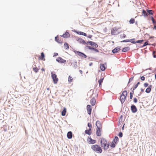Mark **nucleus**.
I'll return each instance as SVG.
<instances>
[{"label": "nucleus", "mask_w": 156, "mask_h": 156, "mask_svg": "<svg viewBox=\"0 0 156 156\" xmlns=\"http://www.w3.org/2000/svg\"><path fill=\"white\" fill-rule=\"evenodd\" d=\"M107 140L103 138H101L100 140L101 146L103 148L105 151L107 150L109 147V144L107 143Z\"/></svg>", "instance_id": "f257e3e1"}, {"label": "nucleus", "mask_w": 156, "mask_h": 156, "mask_svg": "<svg viewBox=\"0 0 156 156\" xmlns=\"http://www.w3.org/2000/svg\"><path fill=\"white\" fill-rule=\"evenodd\" d=\"M91 148L93 151L97 153L100 154L102 152V148L98 144L92 145Z\"/></svg>", "instance_id": "f03ea898"}, {"label": "nucleus", "mask_w": 156, "mask_h": 156, "mask_svg": "<svg viewBox=\"0 0 156 156\" xmlns=\"http://www.w3.org/2000/svg\"><path fill=\"white\" fill-rule=\"evenodd\" d=\"M149 14L151 15H153V13L152 10H151L147 9L146 11L144 9L142 10V15L145 17H148Z\"/></svg>", "instance_id": "7ed1b4c3"}, {"label": "nucleus", "mask_w": 156, "mask_h": 156, "mask_svg": "<svg viewBox=\"0 0 156 156\" xmlns=\"http://www.w3.org/2000/svg\"><path fill=\"white\" fill-rule=\"evenodd\" d=\"M73 51L76 55H78L82 58H85L87 57L86 55L83 52L75 50H74Z\"/></svg>", "instance_id": "20e7f679"}, {"label": "nucleus", "mask_w": 156, "mask_h": 156, "mask_svg": "<svg viewBox=\"0 0 156 156\" xmlns=\"http://www.w3.org/2000/svg\"><path fill=\"white\" fill-rule=\"evenodd\" d=\"M51 75L54 83V84H56L58 81V79L57 78V75L55 73H53L52 72H51Z\"/></svg>", "instance_id": "39448f33"}, {"label": "nucleus", "mask_w": 156, "mask_h": 156, "mask_svg": "<svg viewBox=\"0 0 156 156\" xmlns=\"http://www.w3.org/2000/svg\"><path fill=\"white\" fill-rule=\"evenodd\" d=\"M123 93H126V94H125V96L123 97H122L121 98V96H120V101H121L122 105V104L124 103V102L125 101V100L126 99V96H127V91L126 90H124L123 91Z\"/></svg>", "instance_id": "423d86ee"}, {"label": "nucleus", "mask_w": 156, "mask_h": 156, "mask_svg": "<svg viewBox=\"0 0 156 156\" xmlns=\"http://www.w3.org/2000/svg\"><path fill=\"white\" fill-rule=\"evenodd\" d=\"M87 141L88 143L91 144H94L96 142L95 140L92 139L90 136L88 137Z\"/></svg>", "instance_id": "0eeeda50"}, {"label": "nucleus", "mask_w": 156, "mask_h": 156, "mask_svg": "<svg viewBox=\"0 0 156 156\" xmlns=\"http://www.w3.org/2000/svg\"><path fill=\"white\" fill-rule=\"evenodd\" d=\"M56 61L60 63H64L66 62V60L63 59L62 58L60 57L57 58Z\"/></svg>", "instance_id": "6e6552de"}, {"label": "nucleus", "mask_w": 156, "mask_h": 156, "mask_svg": "<svg viewBox=\"0 0 156 156\" xmlns=\"http://www.w3.org/2000/svg\"><path fill=\"white\" fill-rule=\"evenodd\" d=\"M121 47L119 46L115 48L112 50V52L113 54H115L118 52L120 50Z\"/></svg>", "instance_id": "1a4fd4ad"}, {"label": "nucleus", "mask_w": 156, "mask_h": 156, "mask_svg": "<svg viewBox=\"0 0 156 156\" xmlns=\"http://www.w3.org/2000/svg\"><path fill=\"white\" fill-rule=\"evenodd\" d=\"M74 31L75 33H77V34H78L79 35H83V36H86V37L87 36V34L83 32L77 31V30H74Z\"/></svg>", "instance_id": "9d476101"}, {"label": "nucleus", "mask_w": 156, "mask_h": 156, "mask_svg": "<svg viewBox=\"0 0 156 156\" xmlns=\"http://www.w3.org/2000/svg\"><path fill=\"white\" fill-rule=\"evenodd\" d=\"M76 41L80 44H86V42L83 39L80 37H79L76 39Z\"/></svg>", "instance_id": "9b49d317"}, {"label": "nucleus", "mask_w": 156, "mask_h": 156, "mask_svg": "<svg viewBox=\"0 0 156 156\" xmlns=\"http://www.w3.org/2000/svg\"><path fill=\"white\" fill-rule=\"evenodd\" d=\"M131 109L133 113H135L137 111V108L136 107L133 105H131Z\"/></svg>", "instance_id": "f8f14e48"}, {"label": "nucleus", "mask_w": 156, "mask_h": 156, "mask_svg": "<svg viewBox=\"0 0 156 156\" xmlns=\"http://www.w3.org/2000/svg\"><path fill=\"white\" fill-rule=\"evenodd\" d=\"M118 30V29H117L116 27H114L111 30V34L112 35H115L119 33H116V32Z\"/></svg>", "instance_id": "ddd939ff"}, {"label": "nucleus", "mask_w": 156, "mask_h": 156, "mask_svg": "<svg viewBox=\"0 0 156 156\" xmlns=\"http://www.w3.org/2000/svg\"><path fill=\"white\" fill-rule=\"evenodd\" d=\"M87 109L88 114L90 115L91 114L92 111V108L90 105H88L87 106Z\"/></svg>", "instance_id": "4468645a"}, {"label": "nucleus", "mask_w": 156, "mask_h": 156, "mask_svg": "<svg viewBox=\"0 0 156 156\" xmlns=\"http://www.w3.org/2000/svg\"><path fill=\"white\" fill-rule=\"evenodd\" d=\"M101 128H99V127L98 128H97L96 134L97 136H101Z\"/></svg>", "instance_id": "2eb2a0df"}, {"label": "nucleus", "mask_w": 156, "mask_h": 156, "mask_svg": "<svg viewBox=\"0 0 156 156\" xmlns=\"http://www.w3.org/2000/svg\"><path fill=\"white\" fill-rule=\"evenodd\" d=\"M61 36L64 38H68L70 37V35L69 33L66 31L65 33L64 34L62 35H61Z\"/></svg>", "instance_id": "dca6fc26"}, {"label": "nucleus", "mask_w": 156, "mask_h": 156, "mask_svg": "<svg viewBox=\"0 0 156 156\" xmlns=\"http://www.w3.org/2000/svg\"><path fill=\"white\" fill-rule=\"evenodd\" d=\"M119 139L118 136H115L114 137V139H113L112 140V142H113L115 144L117 145L119 142Z\"/></svg>", "instance_id": "f3484780"}, {"label": "nucleus", "mask_w": 156, "mask_h": 156, "mask_svg": "<svg viewBox=\"0 0 156 156\" xmlns=\"http://www.w3.org/2000/svg\"><path fill=\"white\" fill-rule=\"evenodd\" d=\"M152 87V85H149L148 87L146 88L145 92L147 93H150L151 91Z\"/></svg>", "instance_id": "a211bd4d"}, {"label": "nucleus", "mask_w": 156, "mask_h": 156, "mask_svg": "<svg viewBox=\"0 0 156 156\" xmlns=\"http://www.w3.org/2000/svg\"><path fill=\"white\" fill-rule=\"evenodd\" d=\"M90 102L91 105L92 106L95 105L96 103V99L94 98H93L90 101Z\"/></svg>", "instance_id": "6ab92c4d"}, {"label": "nucleus", "mask_w": 156, "mask_h": 156, "mask_svg": "<svg viewBox=\"0 0 156 156\" xmlns=\"http://www.w3.org/2000/svg\"><path fill=\"white\" fill-rule=\"evenodd\" d=\"M100 66L101 69L102 71H105L106 68V67H105V65L103 64H100Z\"/></svg>", "instance_id": "aec40b11"}, {"label": "nucleus", "mask_w": 156, "mask_h": 156, "mask_svg": "<svg viewBox=\"0 0 156 156\" xmlns=\"http://www.w3.org/2000/svg\"><path fill=\"white\" fill-rule=\"evenodd\" d=\"M96 125L97 128L99 127V128H102L101 122L99 120H98L96 123Z\"/></svg>", "instance_id": "412c9836"}, {"label": "nucleus", "mask_w": 156, "mask_h": 156, "mask_svg": "<svg viewBox=\"0 0 156 156\" xmlns=\"http://www.w3.org/2000/svg\"><path fill=\"white\" fill-rule=\"evenodd\" d=\"M72 133L71 131L68 132L67 133V137L69 139H71L72 137Z\"/></svg>", "instance_id": "4be33fe9"}, {"label": "nucleus", "mask_w": 156, "mask_h": 156, "mask_svg": "<svg viewBox=\"0 0 156 156\" xmlns=\"http://www.w3.org/2000/svg\"><path fill=\"white\" fill-rule=\"evenodd\" d=\"M61 112V115L63 116H64L66 115V109L65 107H64Z\"/></svg>", "instance_id": "5701e85b"}, {"label": "nucleus", "mask_w": 156, "mask_h": 156, "mask_svg": "<svg viewBox=\"0 0 156 156\" xmlns=\"http://www.w3.org/2000/svg\"><path fill=\"white\" fill-rule=\"evenodd\" d=\"M130 49V48L129 47H126L122 48V51L124 52H126Z\"/></svg>", "instance_id": "b1692460"}, {"label": "nucleus", "mask_w": 156, "mask_h": 156, "mask_svg": "<svg viewBox=\"0 0 156 156\" xmlns=\"http://www.w3.org/2000/svg\"><path fill=\"white\" fill-rule=\"evenodd\" d=\"M85 49L88 48V49H89V50L93 51L94 48V47H93V46L91 47L90 46L86 45L85 46Z\"/></svg>", "instance_id": "393cba45"}, {"label": "nucleus", "mask_w": 156, "mask_h": 156, "mask_svg": "<svg viewBox=\"0 0 156 156\" xmlns=\"http://www.w3.org/2000/svg\"><path fill=\"white\" fill-rule=\"evenodd\" d=\"M94 43L95 42L89 41L87 42L86 44L88 45L89 44L92 46H94Z\"/></svg>", "instance_id": "a878e982"}, {"label": "nucleus", "mask_w": 156, "mask_h": 156, "mask_svg": "<svg viewBox=\"0 0 156 156\" xmlns=\"http://www.w3.org/2000/svg\"><path fill=\"white\" fill-rule=\"evenodd\" d=\"M64 47L66 49H69L68 44L66 42L64 44Z\"/></svg>", "instance_id": "bb28decb"}, {"label": "nucleus", "mask_w": 156, "mask_h": 156, "mask_svg": "<svg viewBox=\"0 0 156 156\" xmlns=\"http://www.w3.org/2000/svg\"><path fill=\"white\" fill-rule=\"evenodd\" d=\"M71 65H72L73 67L75 69H76L77 66V62L76 61L74 63H72Z\"/></svg>", "instance_id": "cd10ccee"}, {"label": "nucleus", "mask_w": 156, "mask_h": 156, "mask_svg": "<svg viewBox=\"0 0 156 156\" xmlns=\"http://www.w3.org/2000/svg\"><path fill=\"white\" fill-rule=\"evenodd\" d=\"M55 41L58 43L60 44L62 43V42L60 41L59 40L58 37V36L55 37Z\"/></svg>", "instance_id": "c85d7f7f"}, {"label": "nucleus", "mask_w": 156, "mask_h": 156, "mask_svg": "<svg viewBox=\"0 0 156 156\" xmlns=\"http://www.w3.org/2000/svg\"><path fill=\"white\" fill-rule=\"evenodd\" d=\"M148 45V41H146L144 43L143 45L141 46L140 47V48H143L147 45Z\"/></svg>", "instance_id": "c756f323"}, {"label": "nucleus", "mask_w": 156, "mask_h": 156, "mask_svg": "<svg viewBox=\"0 0 156 156\" xmlns=\"http://www.w3.org/2000/svg\"><path fill=\"white\" fill-rule=\"evenodd\" d=\"M116 145L113 142H112L111 143V144L109 145V146L112 148H115Z\"/></svg>", "instance_id": "7c9ffc66"}, {"label": "nucleus", "mask_w": 156, "mask_h": 156, "mask_svg": "<svg viewBox=\"0 0 156 156\" xmlns=\"http://www.w3.org/2000/svg\"><path fill=\"white\" fill-rule=\"evenodd\" d=\"M33 70L36 73L39 70V69L37 68L35 65L33 67Z\"/></svg>", "instance_id": "2f4dec72"}, {"label": "nucleus", "mask_w": 156, "mask_h": 156, "mask_svg": "<svg viewBox=\"0 0 156 156\" xmlns=\"http://www.w3.org/2000/svg\"><path fill=\"white\" fill-rule=\"evenodd\" d=\"M135 20L133 18H131L129 21V23L130 24H133L135 23Z\"/></svg>", "instance_id": "473e14b6"}, {"label": "nucleus", "mask_w": 156, "mask_h": 156, "mask_svg": "<svg viewBox=\"0 0 156 156\" xmlns=\"http://www.w3.org/2000/svg\"><path fill=\"white\" fill-rule=\"evenodd\" d=\"M85 132L86 134L89 135H90L92 133V132H90L88 129H86Z\"/></svg>", "instance_id": "72a5a7b5"}, {"label": "nucleus", "mask_w": 156, "mask_h": 156, "mask_svg": "<svg viewBox=\"0 0 156 156\" xmlns=\"http://www.w3.org/2000/svg\"><path fill=\"white\" fill-rule=\"evenodd\" d=\"M135 38H132L129 39V40L130 41V42H131V43L133 44H136V41H135Z\"/></svg>", "instance_id": "f704fd0d"}, {"label": "nucleus", "mask_w": 156, "mask_h": 156, "mask_svg": "<svg viewBox=\"0 0 156 156\" xmlns=\"http://www.w3.org/2000/svg\"><path fill=\"white\" fill-rule=\"evenodd\" d=\"M144 41V40L143 39L136 41V43H139L140 44H142L143 43V42Z\"/></svg>", "instance_id": "c9c22d12"}, {"label": "nucleus", "mask_w": 156, "mask_h": 156, "mask_svg": "<svg viewBox=\"0 0 156 156\" xmlns=\"http://www.w3.org/2000/svg\"><path fill=\"white\" fill-rule=\"evenodd\" d=\"M41 59L43 60V58H44V56H45L44 53L43 52H41Z\"/></svg>", "instance_id": "e433bc0d"}, {"label": "nucleus", "mask_w": 156, "mask_h": 156, "mask_svg": "<svg viewBox=\"0 0 156 156\" xmlns=\"http://www.w3.org/2000/svg\"><path fill=\"white\" fill-rule=\"evenodd\" d=\"M133 93H134V91H132L130 93V99H131L133 97Z\"/></svg>", "instance_id": "4c0bfd02"}, {"label": "nucleus", "mask_w": 156, "mask_h": 156, "mask_svg": "<svg viewBox=\"0 0 156 156\" xmlns=\"http://www.w3.org/2000/svg\"><path fill=\"white\" fill-rule=\"evenodd\" d=\"M73 78L70 76H69L68 78V82L71 83L72 82Z\"/></svg>", "instance_id": "58836bf2"}, {"label": "nucleus", "mask_w": 156, "mask_h": 156, "mask_svg": "<svg viewBox=\"0 0 156 156\" xmlns=\"http://www.w3.org/2000/svg\"><path fill=\"white\" fill-rule=\"evenodd\" d=\"M104 78H101L100 79H99L98 80V83H102L103 82V80H104Z\"/></svg>", "instance_id": "ea45409f"}, {"label": "nucleus", "mask_w": 156, "mask_h": 156, "mask_svg": "<svg viewBox=\"0 0 156 156\" xmlns=\"http://www.w3.org/2000/svg\"><path fill=\"white\" fill-rule=\"evenodd\" d=\"M120 137H122L123 136V133L122 132H120L118 135Z\"/></svg>", "instance_id": "a19ab883"}, {"label": "nucleus", "mask_w": 156, "mask_h": 156, "mask_svg": "<svg viewBox=\"0 0 156 156\" xmlns=\"http://www.w3.org/2000/svg\"><path fill=\"white\" fill-rule=\"evenodd\" d=\"M130 41L129 40V39H126L125 40H123L121 41V42H129Z\"/></svg>", "instance_id": "79ce46f5"}, {"label": "nucleus", "mask_w": 156, "mask_h": 156, "mask_svg": "<svg viewBox=\"0 0 156 156\" xmlns=\"http://www.w3.org/2000/svg\"><path fill=\"white\" fill-rule=\"evenodd\" d=\"M120 36L121 38H125L126 37V35L124 34H121L120 35Z\"/></svg>", "instance_id": "37998d69"}, {"label": "nucleus", "mask_w": 156, "mask_h": 156, "mask_svg": "<svg viewBox=\"0 0 156 156\" xmlns=\"http://www.w3.org/2000/svg\"><path fill=\"white\" fill-rule=\"evenodd\" d=\"M133 78L134 76H133L129 79L128 84L129 83L132 81L133 80Z\"/></svg>", "instance_id": "c03bdc74"}, {"label": "nucleus", "mask_w": 156, "mask_h": 156, "mask_svg": "<svg viewBox=\"0 0 156 156\" xmlns=\"http://www.w3.org/2000/svg\"><path fill=\"white\" fill-rule=\"evenodd\" d=\"M140 79L142 81H144L145 79V77L144 76H141L140 77Z\"/></svg>", "instance_id": "a18cd8bd"}, {"label": "nucleus", "mask_w": 156, "mask_h": 156, "mask_svg": "<svg viewBox=\"0 0 156 156\" xmlns=\"http://www.w3.org/2000/svg\"><path fill=\"white\" fill-rule=\"evenodd\" d=\"M133 102L135 103H136L137 102V99L136 98H134L133 99Z\"/></svg>", "instance_id": "49530a36"}, {"label": "nucleus", "mask_w": 156, "mask_h": 156, "mask_svg": "<svg viewBox=\"0 0 156 156\" xmlns=\"http://www.w3.org/2000/svg\"><path fill=\"white\" fill-rule=\"evenodd\" d=\"M87 126L89 127H92V125L91 123L90 122H88L87 124Z\"/></svg>", "instance_id": "de8ad7c7"}, {"label": "nucleus", "mask_w": 156, "mask_h": 156, "mask_svg": "<svg viewBox=\"0 0 156 156\" xmlns=\"http://www.w3.org/2000/svg\"><path fill=\"white\" fill-rule=\"evenodd\" d=\"M148 83H144V86L145 87H147L148 86Z\"/></svg>", "instance_id": "09e8293b"}, {"label": "nucleus", "mask_w": 156, "mask_h": 156, "mask_svg": "<svg viewBox=\"0 0 156 156\" xmlns=\"http://www.w3.org/2000/svg\"><path fill=\"white\" fill-rule=\"evenodd\" d=\"M129 108H128V107H126L125 108V114H126L125 113V112L126 111V114L127 113V112L128 111H129Z\"/></svg>", "instance_id": "8fccbe9b"}, {"label": "nucleus", "mask_w": 156, "mask_h": 156, "mask_svg": "<svg viewBox=\"0 0 156 156\" xmlns=\"http://www.w3.org/2000/svg\"><path fill=\"white\" fill-rule=\"evenodd\" d=\"M93 47H94L95 48H98V45L95 42L94 44V46H93Z\"/></svg>", "instance_id": "3c124183"}, {"label": "nucleus", "mask_w": 156, "mask_h": 156, "mask_svg": "<svg viewBox=\"0 0 156 156\" xmlns=\"http://www.w3.org/2000/svg\"><path fill=\"white\" fill-rule=\"evenodd\" d=\"M93 51H95L96 52H99V50L98 49H97L95 48H94Z\"/></svg>", "instance_id": "603ef678"}, {"label": "nucleus", "mask_w": 156, "mask_h": 156, "mask_svg": "<svg viewBox=\"0 0 156 156\" xmlns=\"http://www.w3.org/2000/svg\"><path fill=\"white\" fill-rule=\"evenodd\" d=\"M58 55V54L57 53L55 52L54 53V55L53 57H55L57 56Z\"/></svg>", "instance_id": "864d4df0"}, {"label": "nucleus", "mask_w": 156, "mask_h": 156, "mask_svg": "<svg viewBox=\"0 0 156 156\" xmlns=\"http://www.w3.org/2000/svg\"><path fill=\"white\" fill-rule=\"evenodd\" d=\"M124 93H123V92H122V94H121L120 96H121V98L122 97L125 96V95H124Z\"/></svg>", "instance_id": "5fc2aeb1"}, {"label": "nucleus", "mask_w": 156, "mask_h": 156, "mask_svg": "<svg viewBox=\"0 0 156 156\" xmlns=\"http://www.w3.org/2000/svg\"><path fill=\"white\" fill-rule=\"evenodd\" d=\"M87 37L88 38H91L92 37V36L91 35L89 34V35H88Z\"/></svg>", "instance_id": "6e6d98bb"}, {"label": "nucleus", "mask_w": 156, "mask_h": 156, "mask_svg": "<svg viewBox=\"0 0 156 156\" xmlns=\"http://www.w3.org/2000/svg\"><path fill=\"white\" fill-rule=\"evenodd\" d=\"M152 55H153V57L154 58H156V55H154V51H153V53H152Z\"/></svg>", "instance_id": "4d7b16f0"}, {"label": "nucleus", "mask_w": 156, "mask_h": 156, "mask_svg": "<svg viewBox=\"0 0 156 156\" xmlns=\"http://www.w3.org/2000/svg\"><path fill=\"white\" fill-rule=\"evenodd\" d=\"M152 23L153 24H155V23H156V21H154V20H152Z\"/></svg>", "instance_id": "13d9d810"}, {"label": "nucleus", "mask_w": 156, "mask_h": 156, "mask_svg": "<svg viewBox=\"0 0 156 156\" xmlns=\"http://www.w3.org/2000/svg\"><path fill=\"white\" fill-rule=\"evenodd\" d=\"M91 128H92V127H90V128H89V129H88V130L90 131V132H91Z\"/></svg>", "instance_id": "bf43d9fd"}, {"label": "nucleus", "mask_w": 156, "mask_h": 156, "mask_svg": "<svg viewBox=\"0 0 156 156\" xmlns=\"http://www.w3.org/2000/svg\"><path fill=\"white\" fill-rule=\"evenodd\" d=\"M149 17H150V18H151V20H154L153 17L152 16H150Z\"/></svg>", "instance_id": "052dcab7"}, {"label": "nucleus", "mask_w": 156, "mask_h": 156, "mask_svg": "<svg viewBox=\"0 0 156 156\" xmlns=\"http://www.w3.org/2000/svg\"><path fill=\"white\" fill-rule=\"evenodd\" d=\"M140 90H141V92H144V89H143L142 88H141Z\"/></svg>", "instance_id": "680f3d73"}, {"label": "nucleus", "mask_w": 156, "mask_h": 156, "mask_svg": "<svg viewBox=\"0 0 156 156\" xmlns=\"http://www.w3.org/2000/svg\"><path fill=\"white\" fill-rule=\"evenodd\" d=\"M124 125H125V124H124L123 125V126L122 127V130H123L124 129Z\"/></svg>", "instance_id": "e2e57ef3"}, {"label": "nucleus", "mask_w": 156, "mask_h": 156, "mask_svg": "<svg viewBox=\"0 0 156 156\" xmlns=\"http://www.w3.org/2000/svg\"><path fill=\"white\" fill-rule=\"evenodd\" d=\"M138 85L136 84H135L134 87H136V88H137V87H138Z\"/></svg>", "instance_id": "0e129e2a"}, {"label": "nucleus", "mask_w": 156, "mask_h": 156, "mask_svg": "<svg viewBox=\"0 0 156 156\" xmlns=\"http://www.w3.org/2000/svg\"><path fill=\"white\" fill-rule=\"evenodd\" d=\"M136 89V88L135 87H134L133 88L132 91H134V90H135Z\"/></svg>", "instance_id": "69168bd1"}, {"label": "nucleus", "mask_w": 156, "mask_h": 156, "mask_svg": "<svg viewBox=\"0 0 156 156\" xmlns=\"http://www.w3.org/2000/svg\"><path fill=\"white\" fill-rule=\"evenodd\" d=\"M93 64V63L92 62H91L89 64V66H91Z\"/></svg>", "instance_id": "338daca9"}, {"label": "nucleus", "mask_w": 156, "mask_h": 156, "mask_svg": "<svg viewBox=\"0 0 156 156\" xmlns=\"http://www.w3.org/2000/svg\"><path fill=\"white\" fill-rule=\"evenodd\" d=\"M154 29L156 30V26L155 25H154Z\"/></svg>", "instance_id": "774afa93"}]
</instances>
